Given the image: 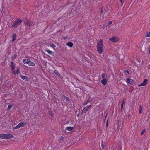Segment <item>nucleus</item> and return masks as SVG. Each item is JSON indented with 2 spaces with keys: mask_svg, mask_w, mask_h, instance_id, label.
Returning <instances> with one entry per match:
<instances>
[{
  "mask_svg": "<svg viewBox=\"0 0 150 150\" xmlns=\"http://www.w3.org/2000/svg\"><path fill=\"white\" fill-rule=\"evenodd\" d=\"M97 51L100 54L103 52V43L102 39H100V41L97 42Z\"/></svg>",
  "mask_w": 150,
  "mask_h": 150,
  "instance_id": "f257e3e1",
  "label": "nucleus"
},
{
  "mask_svg": "<svg viewBox=\"0 0 150 150\" xmlns=\"http://www.w3.org/2000/svg\"><path fill=\"white\" fill-rule=\"evenodd\" d=\"M23 21L19 18L15 20L12 24L11 27L12 28H14L17 27Z\"/></svg>",
  "mask_w": 150,
  "mask_h": 150,
  "instance_id": "f03ea898",
  "label": "nucleus"
},
{
  "mask_svg": "<svg viewBox=\"0 0 150 150\" xmlns=\"http://www.w3.org/2000/svg\"><path fill=\"white\" fill-rule=\"evenodd\" d=\"M36 23L35 22H33L31 23L29 21L27 20L25 21V24L26 26H28L29 27H33V28H35V27L34 25Z\"/></svg>",
  "mask_w": 150,
  "mask_h": 150,
  "instance_id": "7ed1b4c3",
  "label": "nucleus"
},
{
  "mask_svg": "<svg viewBox=\"0 0 150 150\" xmlns=\"http://www.w3.org/2000/svg\"><path fill=\"white\" fill-rule=\"evenodd\" d=\"M119 38L118 37L114 36L111 38H109L108 40L113 43L117 42L119 40Z\"/></svg>",
  "mask_w": 150,
  "mask_h": 150,
  "instance_id": "20e7f679",
  "label": "nucleus"
},
{
  "mask_svg": "<svg viewBox=\"0 0 150 150\" xmlns=\"http://www.w3.org/2000/svg\"><path fill=\"white\" fill-rule=\"evenodd\" d=\"M26 123L24 122H21L19 123L16 126L14 127L13 129H18L21 127H23L25 126Z\"/></svg>",
  "mask_w": 150,
  "mask_h": 150,
  "instance_id": "39448f33",
  "label": "nucleus"
},
{
  "mask_svg": "<svg viewBox=\"0 0 150 150\" xmlns=\"http://www.w3.org/2000/svg\"><path fill=\"white\" fill-rule=\"evenodd\" d=\"M14 137L10 133L4 134V139H10L11 138H13Z\"/></svg>",
  "mask_w": 150,
  "mask_h": 150,
  "instance_id": "423d86ee",
  "label": "nucleus"
},
{
  "mask_svg": "<svg viewBox=\"0 0 150 150\" xmlns=\"http://www.w3.org/2000/svg\"><path fill=\"white\" fill-rule=\"evenodd\" d=\"M148 80L146 79H144L143 82L140 84L139 85V86L140 87L141 86H144L146 85L148 83Z\"/></svg>",
  "mask_w": 150,
  "mask_h": 150,
  "instance_id": "0eeeda50",
  "label": "nucleus"
},
{
  "mask_svg": "<svg viewBox=\"0 0 150 150\" xmlns=\"http://www.w3.org/2000/svg\"><path fill=\"white\" fill-rule=\"evenodd\" d=\"M126 81L127 83H128L130 84H132L134 83V80L131 79L127 78L126 79Z\"/></svg>",
  "mask_w": 150,
  "mask_h": 150,
  "instance_id": "6e6552de",
  "label": "nucleus"
},
{
  "mask_svg": "<svg viewBox=\"0 0 150 150\" xmlns=\"http://www.w3.org/2000/svg\"><path fill=\"white\" fill-rule=\"evenodd\" d=\"M20 77L23 80H26L27 81H28L29 80V79L26 76H23L22 75H20Z\"/></svg>",
  "mask_w": 150,
  "mask_h": 150,
  "instance_id": "1a4fd4ad",
  "label": "nucleus"
},
{
  "mask_svg": "<svg viewBox=\"0 0 150 150\" xmlns=\"http://www.w3.org/2000/svg\"><path fill=\"white\" fill-rule=\"evenodd\" d=\"M62 98L64 102H67L69 100V98L66 97L64 95H63L62 97Z\"/></svg>",
  "mask_w": 150,
  "mask_h": 150,
  "instance_id": "9d476101",
  "label": "nucleus"
},
{
  "mask_svg": "<svg viewBox=\"0 0 150 150\" xmlns=\"http://www.w3.org/2000/svg\"><path fill=\"white\" fill-rule=\"evenodd\" d=\"M10 66L11 67V69L13 71L15 69V64L13 62H11Z\"/></svg>",
  "mask_w": 150,
  "mask_h": 150,
  "instance_id": "9b49d317",
  "label": "nucleus"
},
{
  "mask_svg": "<svg viewBox=\"0 0 150 150\" xmlns=\"http://www.w3.org/2000/svg\"><path fill=\"white\" fill-rule=\"evenodd\" d=\"M101 82L103 85H105L107 83V80L106 79H104L101 81Z\"/></svg>",
  "mask_w": 150,
  "mask_h": 150,
  "instance_id": "f8f14e48",
  "label": "nucleus"
},
{
  "mask_svg": "<svg viewBox=\"0 0 150 150\" xmlns=\"http://www.w3.org/2000/svg\"><path fill=\"white\" fill-rule=\"evenodd\" d=\"M74 128V127H68L66 128V129L68 131H71Z\"/></svg>",
  "mask_w": 150,
  "mask_h": 150,
  "instance_id": "ddd939ff",
  "label": "nucleus"
},
{
  "mask_svg": "<svg viewBox=\"0 0 150 150\" xmlns=\"http://www.w3.org/2000/svg\"><path fill=\"white\" fill-rule=\"evenodd\" d=\"M28 66H34L35 65V63L33 62L32 61H31L30 60H29V61L28 63Z\"/></svg>",
  "mask_w": 150,
  "mask_h": 150,
  "instance_id": "4468645a",
  "label": "nucleus"
},
{
  "mask_svg": "<svg viewBox=\"0 0 150 150\" xmlns=\"http://www.w3.org/2000/svg\"><path fill=\"white\" fill-rule=\"evenodd\" d=\"M30 59H25L23 60V62L25 64H28V62L29 61V60Z\"/></svg>",
  "mask_w": 150,
  "mask_h": 150,
  "instance_id": "2eb2a0df",
  "label": "nucleus"
},
{
  "mask_svg": "<svg viewBox=\"0 0 150 150\" xmlns=\"http://www.w3.org/2000/svg\"><path fill=\"white\" fill-rule=\"evenodd\" d=\"M88 109L87 107L86 108L85 107L82 111V114H83V113L86 114L87 112Z\"/></svg>",
  "mask_w": 150,
  "mask_h": 150,
  "instance_id": "dca6fc26",
  "label": "nucleus"
},
{
  "mask_svg": "<svg viewBox=\"0 0 150 150\" xmlns=\"http://www.w3.org/2000/svg\"><path fill=\"white\" fill-rule=\"evenodd\" d=\"M19 68H18L17 70L16 71H14V70L13 71V74L14 75L18 74H19V73H20V71H19Z\"/></svg>",
  "mask_w": 150,
  "mask_h": 150,
  "instance_id": "f3484780",
  "label": "nucleus"
},
{
  "mask_svg": "<svg viewBox=\"0 0 150 150\" xmlns=\"http://www.w3.org/2000/svg\"><path fill=\"white\" fill-rule=\"evenodd\" d=\"M45 51L47 52L50 54H52L54 53L53 52L50 50L48 49H45Z\"/></svg>",
  "mask_w": 150,
  "mask_h": 150,
  "instance_id": "a211bd4d",
  "label": "nucleus"
},
{
  "mask_svg": "<svg viewBox=\"0 0 150 150\" xmlns=\"http://www.w3.org/2000/svg\"><path fill=\"white\" fill-rule=\"evenodd\" d=\"M67 45L69 46L70 47H71L73 46V44L71 42H69L67 43Z\"/></svg>",
  "mask_w": 150,
  "mask_h": 150,
  "instance_id": "6ab92c4d",
  "label": "nucleus"
},
{
  "mask_svg": "<svg viewBox=\"0 0 150 150\" xmlns=\"http://www.w3.org/2000/svg\"><path fill=\"white\" fill-rule=\"evenodd\" d=\"M16 34H13V36H12V37L13 42H14L15 40L16 39Z\"/></svg>",
  "mask_w": 150,
  "mask_h": 150,
  "instance_id": "aec40b11",
  "label": "nucleus"
},
{
  "mask_svg": "<svg viewBox=\"0 0 150 150\" xmlns=\"http://www.w3.org/2000/svg\"><path fill=\"white\" fill-rule=\"evenodd\" d=\"M139 113L140 114H141L142 112V108L141 105H140L139 107Z\"/></svg>",
  "mask_w": 150,
  "mask_h": 150,
  "instance_id": "412c9836",
  "label": "nucleus"
},
{
  "mask_svg": "<svg viewBox=\"0 0 150 150\" xmlns=\"http://www.w3.org/2000/svg\"><path fill=\"white\" fill-rule=\"evenodd\" d=\"M54 73L57 76H60V74L57 70H54Z\"/></svg>",
  "mask_w": 150,
  "mask_h": 150,
  "instance_id": "4be33fe9",
  "label": "nucleus"
},
{
  "mask_svg": "<svg viewBox=\"0 0 150 150\" xmlns=\"http://www.w3.org/2000/svg\"><path fill=\"white\" fill-rule=\"evenodd\" d=\"M12 106L13 105L12 104L9 105L7 108V110H9L12 107Z\"/></svg>",
  "mask_w": 150,
  "mask_h": 150,
  "instance_id": "5701e85b",
  "label": "nucleus"
},
{
  "mask_svg": "<svg viewBox=\"0 0 150 150\" xmlns=\"http://www.w3.org/2000/svg\"><path fill=\"white\" fill-rule=\"evenodd\" d=\"M145 37H150V32H147L145 35Z\"/></svg>",
  "mask_w": 150,
  "mask_h": 150,
  "instance_id": "b1692460",
  "label": "nucleus"
},
{
  "mask_svg": "<svg viewBox=\"0 0 150 150\" xmlns=\"http://www.w3.org/2000/svg\"><path fill=\"white\" fill-rule=\"evenodd\" d=\"M146 129H144L142 131L141 133V135H142L144 134V133L146 132Z\"/></svg>",
  "mask_w": 150,
  "mask_h": 150,
  "instance_id": "393cba45",
  "label": "nucleus"
},
{
  "mask_svg": "<svg viewBox=\"0 0 150 150\" xmlns=\"http://www.w3.org/2000/svg\"><path fill=\"white\" fill-rule=\"evenodd\" d=\"M0 138L2 139H4V134H0Z\"/></svg>",
  "mask_w": 150,
  "mask_h": 150,
  "instance_id": "a878e982",
  "label": "nucleus"
},
{
  "mask_svg": "<svg viewBox=\"0 0 150 150\" xmlns=\"http://www.w3.org/2000/svg\"><path fill=\"white\" fill-rule=\"evenodd\" d=\"M101 77L102 79H105V73H103L102 74H101Z\"/></svg>",
  "mask_w": 150,
  "mask_h": 150,
  "instance_id": "bb28decb",
  "label": "nucleus"
},
{
  "mask_svg": "<svg viewBox=\"0 0 150 150\" xmlns=\"http://www.w3.org/2000/svg\"><path fill=\"white\" fill-rule=\"evenodd\" d=\"M50 45L51 47L53 48H54L56 47V45L53 44H51Z\"/></svg>",
  "mask_w": 150,
  "mask_h": 150,
  "instance_id": "cd10ccee",
  "label": "nucleus"
},
{
  "mask_svg": "<svg viewBox=\"0 0 150 150\" xmlns=\"http://www.w3.org/2000/svg\"><path fill=\"white\" fill-rule=\"evenodd\" d=\"M112 23V21H110L108 23V24H107V25H106V26H109Z\"/></svg>",
  "mask_w": 150,
  "mask_h": 150,
  "instance_id": "c85d7f7f",
  "label": "nucleus"
},
{
  "mask_svg": "<svg viewBox=\"0 0 150 150\" xmlns=\"http://www.w3.org/2000/svg\"><path fill=\"white\" fill-rule=\"evenodd\" d=\"M124 101H123V102H122V104L121 105V110H122L123 109V104H124Z\"/></svg>",
  "mask_w": 150,
  "mask_h": 150,
  "instance_id": "c756f323",
  "label": "nucleus"
},
{
  "mask_svg": "<svg viewBox=\"0 0 150 150\" xmlns=\"http://www.w3.org/2000/svg\"><path fill=\"white\" fill-rule=\"evenodd\" d=\"M91 105H88L85 107L86 108L87 107V108L88 109L89 108H90L91 107Z\"/></svg>",
  "mask_w": 150,
  "mask_h": 150,
  "instance_id": "7c9ffc66",
  "label": "nucleus"
},
{
  "mask_svg": "<svg viewBox=\"0 0 150 150\" xmlns=\"http://www.w3.org/2000/svg\"><path fill=\"white\" fill-rule=\"evenodd\" d=\"M103 10V7H101V14L102 13Z\"/></svg>",
  "mask_w": 150,
  "mask_h": 150,
  "instance_id": "2f4dec72",
  "label": "nucleus"
},
{
  "mask_svg": "<svg viewBox=\"0 0 150 150\" xmlns=\"http://www.w3.org/2000/svg\"><path fill=\"white\" fill-rule=\"evenodd\" d=\"M124 72L125 73H127L128 74H129V71L128 70H125L124 71Z\"/></svg>",
  "mask_w": 150,
  "mask_h": 150,
  "instance_id": "473e14b6",
  "label": "nucleus"
},
{
  "mask_svg": "<svg viewBox=\"0 0 150 150\" xmlns=\"http://www.w3.org/2000/svg\"><path fill=\"white\" fill-rule=\"evenodd\" d=\"M148 50L149 53L150 54V47H149L148 48Z\"/></svg>",
  "mask_w": 150,
  "mask_h": 150,
  "instance_id": "72a5a7b5",
  "label": "nucleus"
},
{
  "mask_svg": "<svg viewBox=\"0 0 150 150\" xmlns=\"http://www.w3.org/2000/svg\"><path fill=\"white\" fill-rule=\"evenodd\" d=\"M67 38H68V37H67H67H63V39L64 40H65L66 39H67Z\"/></svg>",
  "mask_w": 150,
  "mask_h": 150,
  "instance_id": "f704fd0d",
  "label": "nucleus"
},
{
  "mask_svg": "<svg viewBox=\"0 0 150 150\" xmlns=\"http://www.w3.org/2000/svg\"><path fill=\"white\" fill-rule=\"evenodd\" d=\"M87 104V102H86L85 103H84L83 105H85Z\"/></svg>",
  "mask_w": 150,
  "mask_h": 150,
  "instance_id": "c9c22d12",
  "label": "nucleus"
},
{
  "mask_svg": "<svg viewBox=\"0 0 150 150\" xmlns=\"http://www.w3.org/2000/svg\"><path fill=\"white\" fill-rule=\"evenodd\" d=\"M108 120H107V122H106V126L107 127L108 126Z\"/></svg>",
  "mask_w": 150,
  "mask_h": 150,
  "instance_id": "e433bc0d",
  "label": "nucleus"
},
{
  "mask_svg": "<svg viewBox=\"0 0 150 150\" xmlns=\"http://www.w3.org/2000/svg\"><path fill=\"white\" fill-rule=\"evenodd\" d=\"M64 138V137L63 136L61 137V139H63Z\"/></svg>",
  "mask_w": 150,
  "mask_h": 150,
  "instance_id": "4c0bfd02",
  "label": "nucleus"
},
{
  "mask_svg": "<svg viewBox=\"0 0 150 150\" xmlns=\"http://www.w3.org/2000/svg\"><path fill=\"white\" fill-rule=\"evenodd\" d=\"M50 114L51 115V116H52L53 115V114L52 113H51L50 112Z\"/></svg>",
  "mask_w": 150,
  "mask_h": 150,
  "instance_id": "58836bf2",
  "label": "nucleus"
},
{
  "mask_svg": "<svg viewBox=\"0 0 150 150\" xmlns=\"http://www.w3.org/2000/svg\"><path fill=\"white\" fill-rule=\"evenodd\" d=\"M77 116L78 117V118L79 117V114H78L77 115Z\"/></svg>",
  "mask_w": 150,
  "mask_h": 150,
  "instance_id": "ea45409f",
  "label": "nucleus"
},
{
  "mask_svg": "<svg viewBox=\"0 0 150 150\" xmlns=\"http://www.w3.org/2000/svg\"><path fill=\"white\" fill-rule=\"evenodd\" d=\"M122 0H120V2L121 3H122Z\"/></svg>",
  "mask_w": 150,
  "mask_h": 150,
  "instance_id": "a19ab883",
  "label": "nucleus"
}]
</instances>
